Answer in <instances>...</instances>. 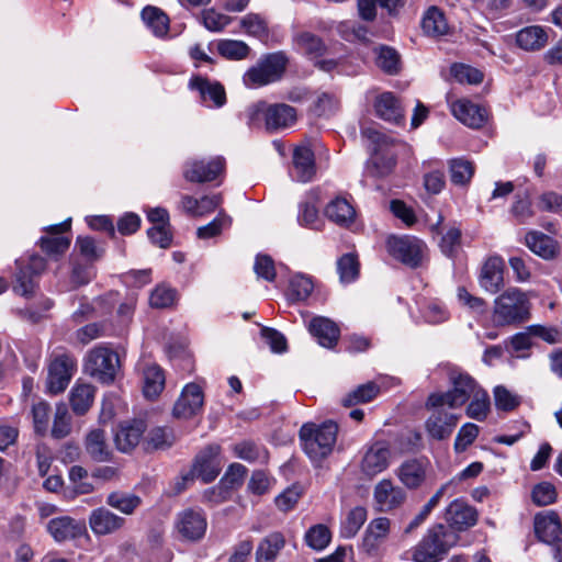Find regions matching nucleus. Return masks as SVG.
Listing matches in <instances>:
<instances>
[{"label":"nucleus","instance_id":"nucleus-19","mask_svg":"<svg viewBox=\"0 0 562 562\" xmlns=\"http://www.w3.org/2000/svg\"><path fill=\"white\" fill-rule=\"evenodd\" d=\"M525 244L532 254L548 261L554 260L561 252L560 243L540 231H529Z\"/></svg>","mask_w":562,"mask_h":562},{"label":"nucleus","instance_id":"nucleus-35","mask_svg":"<svg viewBox=\"0 0 562 562\" xmlns=\"http://www.w3.org/2000/svg\"><path fill=\"white\" fill-rule=\"evenodd\" d=\"M517 45L525 50H538L548 42V34L540 25H530L516 34Z\"/></svg>","mask_w":562,"mask_h":562},{"label":"nucleus","instance_id":"nucleus-61","mask_svg":"<svg viewBox=\"0 0 562 562\" xmlns=\"http://www.w3.org/2000/svg\"><path fill=\"white\" fill-rule=\"evenodd\" d=\"M88 471L80 465H74L69 470V480L74 485L77 494H89L94 490V486L86 481Z\"/></svg>","mask_w":562,"mask_h":562},{"label":"nucleus","instance_id":"nucleus-36","mask_svg":"<svg viewBox=\"0 0 562 562\" xmlns=\"http://www.w3.org/2000/svg\"><path fill=\"white\" fill-rule=\"evenodd\" d=\"M374 108L378 116L384 121L398 124L404 119L402 109L391 92H384L378 97Z\"/></svg>","mask_w":562,"mask_h":562},{"label":"nucleus","instance_id":"nucleus-29","mask_svg":"<svg viewBox=\"0 0 562 562\" xmlns=\"http://www.w3.org/2000/svg\"><path fill=\"white\" fill-rule=\"evenodd\" d=\"M145 429L146 425L143 420L122 424L114 436L116 448L124 453L132 451L139 443Z\"/></svg>","mask_w":562,"mask_h":562},{"label":"nucleus","instance_id":"nucleus-1","mask_svg":"<svg viewBox=\"0 0 562 562\" xmlns=\"http://www.w3.org/2000/svg\"><path fill=\"white\" fill-rule=\"evenodd\" d=\"M363 135L370 140L371 148V156L367 162L368 173L376 178L389 176L396 165L403 144L376 130L367 128Z\"/></svg>","mask_w":562,"mask_h":562},{"label":"nucleus","instance_id":"nucleus-48","mask_svg":"<svg viewBox=\"0 0 562 562\" xmlns=\"http://www.w3.org/2000/svg\"><path fill=\"white\" fill-rule=\"evenodd\" d=\"M449 168L451 181L457 186L469 183L474 175L473 164L463 158L452 159Z\"/></svg>","mask_w":562,"mask_h":562},{"label":"nucleus","instance_id":"nucleus-56","mask_svg":"<svg viewBox=\"0 0 562 562\" xmlns=\"http://www.w3.org/2000/svg\"><path fill=\"white\" fill-rule=\"evenodd\" d=\"M234 454L247 462H254L266 456V451L252 441L245 440L233 446Z\"/></svg>","mask_w":562,"mask_h":562},{"label":"nucleus","instance_id":"nucleus-43","mask_svg":"<svg viewBox=\"0 0 562 562\" xmlns=\"http://www.w3.org/2000/svg\"><path fill=\"white\" fill-rule=\"evenodd\" d=\"M294 44L301 53L311 58H317L325 52L323 41L310 32L297 33L294 37Z\"/></svg>","mask_w":562,"mask_h":562},{"label":"nucleus","instance_id":"nucleus-6","mask_svg":"<svg viewBox=\"0 0 562 562\" xmlns=\"http://www.w3.org/2000/svg\"><path fill=\"white\" fill-rule=\"evenodd\" d=\"M288 59L283 53H273L260 58L244 75L248 88H258L278 81L285 71Z\"/></svg>","mask_w":562,"mask_h":562},{"label":"nucleus","instance_id":"nucleus-24","mask_svg":"<svg viewBox=\"0 0 562 562\" xmlns=\"http://www.w3.org/2000/svg\"><path fill=\"white\" fill-rule=\"evenodd\" d=\"M535 532L544 543H558L562 540V526L558 514L544 512L535 517Z\"/></svg>","mask_w":562,"mask_h":562},{"label":"nucleus","instance_id":"nucleus-40","mask_svg":"<svg viewBox=\"0 0 562 562\" xmlns=\"http://www.w3.org/2000/svg\"><path fill=\"white\" fill-rule=\"evenodd\" d=\"M142 19L155 36L162 37L169 31V18L156 7H146L142 11Z\"/></svg>","mask_w":562,"mask_h":562},{"label":"nucleus","instance_id":"nucleus-31","mask_svg":"<svg viewBox=\"0 0 562 562\" xmlns=\"http://www.w3.org/2000/svg\"><path fill=\"white\" fill-rule=\"evenodd\" d=\"M310 333L318 344L326 348H333L339 338V328L335 322L327 317L316 316L308 324Z\"/></svg>","mask_w":562,"mask_h":562},{"label":"nucleus","instance_id":"nucleus-57","mask_svg":"<svg viewBox=\"0 0 562 562\" xmlns=\"http://www.w3.org/2000/svg\"><path fill=\"white\" fill-rule=\"evenodd\" d=\"M458 302L476 314H484L487 310V303L484 299L471 294L465 288L457 289Z\"/></svg>","mask_w":562,"mask_h":562},{"label":"nucleus","instance_id":"nucleus-23","mask_svg":"<svg viewBox=\"0 0 562 562\" xmlns=\"http://www.w3.org/2000/svg\"><path fill=\"white\" fill-rule=\"evenodd\" d=\"M391 531V520L386 517L372 519L364 531L362 547L369 554H374L387 540Z\"/></svg>","mask_w":562,"mask_h":562},{"label":"nucleus","instance_id":"nucleus-32","mask_svg":"<svg viewBox=\"0 0 562 562\" xmlns=\"http://www.w3.org/2000/svg\"><path fill=\"white\" fill-rule=\"evenodd\" d=\"M325 215L339 226H349L355 221L356 211L347 199L337 196L325 207Z\"/></svg>","mask_w":562,"mask_h":562},{"label":"nucleus","instance_id":"nucleus-10","mask_svg":"<svg viewBox=\"0 0 562 562\" xmlns=\"http://www.w3.org/2000/svg\"><path fill=\"white\" fill-rule=\"evenodd\" d=\"M76 359L68 353L55 356L48 366L46 382L48 392L52 394L64 392L76 371Z\"/></svg>","mask_w":562,"mask_h":562},{"label":"nucleus","instance_id":"nucleus-54","mask_svg":"<svg viewBox=\"0 0 562 562\" xmlns=\"http://www.w3.org/2000/svg\"><path fill=\"white\" fill-rule=\"evenodd\" d=\"M450 72L460 83L476 85L483 80V74L479 69L463 64L452 65Z\"/></svg>","mask_w":562,"mask_h":562},{"label":"nucleus","instance_id":"nucleus-47","mask_svg":"<svg viewBox=\"0 0 562 562\" xmlns=\"http://www.w3.org/2000/svg\"><path fill=\"white\" fill-rule=\"evenodd\" d=\"M217 50L221 56L227 59L241 60L248 56L250 48L243 41L222 40L217 44Z\"/></svg>","mask_w":562,"mask_h":562},{"label":"nucleus","instance_id":"nucleus-15","mask_svg":"<svg viewBox=\"0 0 562 562\" xmlns=\"http://www.w3.org/2000/svg\"><path fill=\"white\" fill-rule=\"evenodd\" d=\"M406 501V492L390 479L379 481L373 488L375 509L386 513L401 507Z\"/></svg>","mask_w":562,"mask_h":562},{"label":"nucleus","instance_id":"nucleus-3","mask_svg":"<svg viewBox=\"0 0 562 562\" xmlns=\"http://www.w3.org/2000/svg\"><path fill=\"white\" fill-rule=\"evenodd\" d=\"M338 427L333 422L322 425L304 424L300 429V440L303 450L312 461H319L333 451L336 442Z\"/></svg>","mask_w":562,"mask_h":562},{"label":"nucleus","instance_id":"nucleus-8","mask_svg":"<svg viewBox=\"0 0 562 562\" xmlns=\"http://www.w3.org/2000/svg\"><path fill=\"white\" fill-rule=\"evenodd\" d=\"M251 121L259 117L265 119L268 131H279L292 126L296 121V110L285 103L268 104L260 101L249 109Z\"/></svg>","mask_w":562,"mask_h":562},{"label":"nucleus","instance_id":"nucleus-39","mask_svg":"<svg viewBox=\"0 0 562 562\" xmlns=\"http://www.w3.org/2000/svg\"><path fill=\"white\" fill-rule=\"evenodd\" d=\"M106 504L124 515H133L142 505V498L134 494L123 491H115L108 495Z\"/></svg>","mask_w":562,"mask_h":562},{"label":"nucleus","instance_id":"nucleus-16","mask_svg":"<svg viewBox=\"0 0 562 562\" xmlns=\"http://www.w3.org/2000/svg\"><path fill=\"white\" fill-rule=\"evenodd\" d=\"M204 404V394L200 385L188 383L173 406V415L178 418H191L198 415Z\"/></svg>","mask_w":562,"mask_h":562},{"label":"nucleus","instance_id":"nucleus-37","mask_svg":"<svg viewBox=\"0 0 562 562\" xmlns=\"http://www.w3.org/2000/svg\"><path fill=\"white\" fill-rule=\"evenodd\" d=\"M143 392L147 398H156L165 387V374L157 364H146L143 369Z\"/></svg>","mask_w":562,"mask_h":562},{"label":"nucleus","instance_id":"nucleus-5","mask_svg":"<svg viewBox=\"0 0 562 562\" xmlns=\"http://www.w3.org/2000/svg\"><path fill=\"white\" fill-rule=\"evenodd\" d=\"M458 536L453 530L439 524L428 530L426 536L415 547V562H437L457 543Z\"/></svg>","mask_w":562,"mask_h":562},{"label":"nucleus","instance_id":"nucleus-20","mask_svg":"<svg viewBox=\"0 0 562 562\" xmlns=\"http://www.w3.org/2000/svg\"><path fill=\"white\" fill-rule=\"evenodd\" d=\"M125 525V519L105 507H98L90 513L89 526L95 536L115 533Z\"/></svg>","mask_w":562,"mask_h":562},{"label":"nucleus","instance_id":"nucleus-53","mask_svg":"<svg viewBox=\"0 0 562 562\" xmlns=\"http://www.w3.org/2000/svg\"><path fill=\"white\" fill-rule=\"evenodd\" d=\"M493 393L495 406L499 411L510 412L517 408L520 404V397L503 385H497Z\"/></svg>","mask_w":562,"mask_h":562},{"label":"nucleus","instance_id":"nucleus-55","mask_svg":"<svg viewBox=\"0 0 562 562\" xmlns=\"http://www.w3.org/2000/svg\"><path fill=\"white\" fill-rule=\"evenodd\" d=\"M34 430L38 435H45L48 429L50 406L46 402H38L32 407Z\"/></svg>","mask_w":562,"mask_h":562},{"label":"nucleus","instance_id":"nucleus-45","mask_svg":"<svg viewBox=\"0 0 562 562\" xmlns=\"http://www.w3.org/2000/svg\"><path fill=\"white\" fill-rule=\"evenodd\" d=\"M471 402L467 407V416L469 418L482 422L486 418L490 412V396L483 390H477L471 397Z\"/></svg>","mask_w":562,"mask_h":562},{"label":"nucleus","instance_id":"nucleus-51","mask_svg":"<svg viewBox=\"0 0 562 562\" xmlns=\"http://www.w3.org/2000/svg\"><path fill=\"white\" fill-rule=\"evenodd\" d=\"M337 271L342 283L355 281L359 276V262L355 255L346 254L337 261Z\"/></svg>","mask_w":562,"mask_h":562},{"label":"nucleus","instance_id":"nucleus-33","mask_svg":"<svg viewBox=\"0 0 562 562\" xmlns=\"http://www.w3.org/2000/svg\"><path fill=\"white\" fill-rule=\"evenodd\" d=\"M95 389L85 382H76L69 393L71 409L77 415L86 414L94 401Z\"/></svg>","mask_w":562,"mask_h":562},{"label":"nucleus","instance_id":"nucleus-13","mask_svg":"<svg viewBox=\"0 0 562 562\" xmlns=\"http://www.w3.org/2000/svg\"><path fill=\"white\" fill-rule=\"evenodd\" d=\"M424 243L417 238L403 236H391L386 240L387 252L409 267H417L420 263Z\"/></svg>","mask_w":562,"mask_h":562},{"label":"nucleus","instance_id":"nucleus-59","mask_svg":"<svg viewBox=\"0 0 562 562\" xmlns=\"http://www.w3.org/2000/svg\"><path fill=\"white\" fill-rule=\"evenodd\" d=\"M557 490L553 484L549 482H541L532 488L531 497L538 506H547L557 501Z\"/></svg>","mask_w":562,"mask_h":562},{"label":"nucleus","instance_id":"nucleus-18","mask_svg":"<svg viewBox=\"0 0 562 562\" xmlns=\"http://www.w3.org/2000/svg\"><path fill=\"white\" fill-rule=\"evenodd\" d=\"M292 159L295 179L303 183L312 181L316 175V164L311 145L306 142L297 145L293 150Z\"/></svg>","mask_w":562,"mask_h":562},{"label":"nucleus","instance_id":"nucleus-11","mask_svg":"<svg viewBox=\"0 0 562 562\" xmlns=\"http://www.w3.org/2000/svg\"><path fill=\"white\" fill-rule=\"evenodd\" d=\"M446 406H431L426 401V408L431 411V414L425 423V429L428 436L435 440L448 439L457 427L461 415L448 412Z\"/></svg>","mask_w":562,"mask_h":562},{"label":"nucleus","instance_id":"nucleus-44","mask_svg":"<svg viewBox=\"0 0 562 562\" xmlns=\"http://www.w3.org/2000/svg\"><path fill=\"white\" fill-rule=\"evenodd\" d=\"M422 27L431 36L443 35L448 31L443 13L436 7L430 8L423 18Z\"/></svg>","mask_w":562,"mask_h":562},{"label":"nucleus","instance_id":"nucleus-46","mask_svg":"<svg viewBox=\"0 0 562 562\" xmlns=\"http://www.w3.org/2000/svg\"><path fill=\"white\" fill-rule=\"evenodd\" d=\"M375 64L384 72L394 75L400 70V56L395 49L380 46L375 49Z\"/></svg>","mask_w":562,"mask_h":562},{"label":"nucleus","instance_id":"nucleus-34","mask_svg":"<svg viewBox=\"0 0 562 562\" xmlns=\"http://www.w3.org/2000/svg\"><path fill=\"white\" fill-rule=\"evenodd\" d=\"M284 546L285 538L281 532L269 533L257 547L256 562H274Z\"/></svg>","mask_w":562,"mask_h":562},{"label":"nucleus","instance_id":"nucleus-60","mask_svg":"<svg viewBox=\"0 0 562 562\" xmlns=\"http://www.w3.org/2000/svg\"><path fill=\"white\" fill-rule=\"evenodd\" d=\"M176 290L166 286L158 285L150 294L149 303L153 307L167 308L170 307L176 301Z\"/></svg>","mask_w":562,"mask_h":562},{"label":"nucleus","instance_id":"nucleus-41","mask_svg":"<svg viewBox=\"0 0 562 562\" xmlns=\"http://www.w3.org/2000/svg\"><path fill=\"white\" fill-rule=\"evenodd\" d=\"M368 512L363 506L350 509L340 525V535L344 538H353L367 520Z\"/></svg>","mask_w":562,"mask_h":562},{"label":"nucleus","instance_id":"nucleus-42","mask_svg":"<svg viewBox=\"0 0 562 562\" xmlns=\"http://www.w3.org/2000/svg\"><path fill=\"white\" fill-rule=\"evenodd\" d=\"M379 392L380 389L374 382H368L346 394L341 400V404L346 407H351L353 405L368 403L375 398Z\"/></svg>","mask_w":562,"mask_h":562},{"label":"nucleus","instance_id":"nucleus-38","mask_svg":"<svg viewBox=\"0 0 562 562\" xmlns=\"http://www.w3.org/2000/svg\"><path fill=\"white\" fill-rule=\"evenodd\" d=\"M86 450L95 461L104 462L111 457V450L106 442L105 434L101 429L91 430L86 437Z\"/></svg>","mask_w":562,"mask_h":562},{"label":"nucleus","instance_id":"nucleus-17","mask_svg":"<svg viewBox=\"0 0 562 562\" xmlns=\"http://www.w3.org/2000/svg\"><path fill=\"white\" fill-rule=\"evenodd\" d=\"M391 450L385 442L373 443L363 454L361 460V473L372 479L385 471L390 465Z\"/></svg>","mask_w":562,"mask_h":562},{"label":"nucleus","instance_id":"nucleus-49","mask_svg":"<svg viewBox=\"0 0 562 562\" xmlns=\"http://www.w3.org/2000/svg\"><path fill=\"white\" fill-rule=\"evenodd\" d=\"M71 430V417L68 413L66 404L56 405L54 422L52 427V436L57 439L67 437Z\"/></svg>","mask_w":562,"mask_h":562},{"label":"nucleus","instance_id":"nucleus-64","mask_svg":"<svg viewBox=\"0 0 562 562\" xmlns=\"http://www.w3.org/2000/svg\"><path fill=\"white\" fill-rule=\"evenodd\" d=\"M76 247L90 261L98 260L104 252L103 248L99 247L95 240L89 236H79L76 240Z\"/></svg>","mask_w":562,"mask_h":562},{"label":"nucleus","instance_id":"nucleus-14","mask_svg":"<svg viewBox=\"0 0 562 562\" xmlns=\"http://www.w3.org/2000/svg\"><path fill=\"white\" fill-rule=\"evenodd\" d=\"M505 261L498 255L487 257L480 269L477 282L480 288L490 294L498 293L505 285Z\"/></svg>","mask_w":562,"mask_h":562},{"label":"nucleus","instance_id":"nucleus-52","mask_svg":"<svg viewBox=\"0 0 562 562\" xmlns=\"http://www.w3.org/2000/svg\"><path fill=\"white\" fill-rule=\"evenodd\" d=\"M175 441V436L171 429L166 427L153 428L145 440L147 448L165 449L170 447Z\"/></svg>","mask_w":562,"mask_h":562},{"label":"nucleus","instance_id":"nucleus-2","mask_svg":"<svg viewBox=\"0 0 562 562\" xmlns=\"http://www.w3.org/2000/svg\"><path fill=\"white\" fill-rule=\"evenodd\" d=\"M530 302L518 288H508L493 302L492 321L497 327L515 326L528 321Z\"/></svg>","mask_w":562,"mask_h":562},{"label":"nucleus","instance_id":"nucleus-12","mask_svg":"<svg viewBox=\"0 0 562 562\" xmlns=\"http://www.w3.org/2000/svg\"><path fill=\"white\" fill-rule=\"evenodd\" d=\"M175 528L188 541L201 540L207 529L205 513L200 508H187L177 515Z\"/></svg>","mask_w":562,"mask_h":562},{"label":"nucleus","instance_id":"nucleus-50","mask_svg":"<svg viewBox=\"0 0 562 562\" xmlns=\"http://www.w3.org/2000/svg\"><path fill=\"white\" fill-rule=\"evenodd\" d=\"M331 533L325 525H315L305 533V542L313 550L321 551L330 542Z\"/></svg>","mask_w":562,"mask_h":562},{"label":"nucleus","instance_id":"nucleus-27","mask_svg":"<svg viewBox=\"0 0 562 562\" xmlns=\"http://www.w3.org/2000/svg\"><path fill=\"white\" fill-rule=\"evenodd\" d=\"M428 461L425 459H409L404 461L397 469L398 480L411 490L418 488L426 479Z\"/></svg>","mask_w":562,"mask_h":562},{"label":"nucleus","instance_id":"nucleus-4","mask_svg":"<svg viewBox=\"0 0 562 562\" xmlns=\"http://www.w3.org/2000/svg\"><path fill=\"white\" fill-rule=\"evenodd\" d=\"M120 368L119 355L104 345L94 346L83 358V372L102 384H112Z\"/></svg>","mask_w":562,"mask_h":562},{"label":"nucleus","instance_id":"nucleus-26","mask_svg":"<svg viewBox=\"0 0 562 562\" xmlns=\"http://www.w3.org/2000/svg\"><path fill=\"white\" fill-rule=\"evenodd\" d=\"M189 87L192 90H196L202 102L210 108H221L226 102L225 89L218 82H211L205 78L195 77L190 80Z\"/></svg>","mask_w":562,"mask_h":562},{"label":"nucleus","instance_id":"nucleus-63","mask_svg":"<svg viewBox=\"0 0 562 562\" xmlns=\"http://www.w3.org/2000/svg\"><path fill=\"white\" fill-rule=\"evenodd\" d=\"M202 22L209 31L220 32L229 24L231 18L214 9H207L202 12Z\"/></svg>","mask_w":562,"mask_h":562},{"label":"nucleus","instance_id":"nucleus-28","mask_svg":"<svg viewBox=\"0 0 562 562\" xmlns=\"http://www.w3.org/2000/svg\"><path fill=\"white\" fill-rule=\"evenodd\" d=\"M70 228V218L47 227V236L42 237V249L49 255L64 254L70 246V238L61 234Z\"/></svg>","mask_w":562,"mask_h":562},{"label":"nucleus","instance_id":"nucleus-58","mask_svg":"<svg viewBox=\"0 0 562 562\" xmlns=\"http://www.w3.org/2000/svg\"><path fill=\"white\" fill-rule=\"evenodd\" d=\"M229 225L231 218L226 214L220 213L213 221L199 227L196 235L201 239L212 238L221 234V232Z\"/></svg>","mask_w":562,"mask_h":562},{"label":"nucleus","instance_id":"nucleus-22","mask_svg":"<svg viewBox=\"0 0 562 562\" xmlns=\"http://www.w3.org/2000/svg\"><path fill=\"white\" fill-rule=\"evenodd\" d=\"M445 519L450 527L464 530L475 525L477 513L465 501L454 499L446 508Z\"/></svg>","mask_w":562,"mask_h":562},{"label":"nucleus","instance_id":"nucleus-9","mask_svg":"<svg viewBox=\"0 0 562 562\" xmlns=\"http://www.w3.org/2000/svg\"><path fill=\"white\" fill-rule=\"evenodd\" d=\"M221 448L217 445H212L203 449L195 458L192 469L182 475V485L178 486V492L186 488V484L193 479H201L203 483L212 482L221 471L218 456Z\"/></svg>","mask_w":562,"mask_h":562},{"label":"nucleus","instance_id":"nucleus-21","mask_svg":"<svg viewBox=\"0 0 562 562\" xmlns=\"http://www.w3.org/2000/svg\"><path fill=\"white\" fill-rule=\"evenodd\" d=\"M223 168L224 161L221 157L209 161L194 160L187 164L183 176L190 182H209L214 180Z\"/></svg>","mask_w":562,"mask_h":562},{"label":"nucleus","instance_id":"nucleus-30","mask_svg":"<svg viewBox=\"0 0 562 562\" xmlns=\"http://www.w3.org/2000/svg\"><path fill=\"white\" fill-rule=\"evenodd\" d=\"M47 531L58 541H67L80 537L86 531L83 522L63 516L52 519L47 524Z\"/></svg>","mask_w":562,"mask_h":562},{"label":"nucleus","instance_id":"nucleus-62","mask_svg":"<svg viewBox=\"0 0 562 562\" xmlns=\"http://www.w3.org/2000/svg\"><path fill=\"white\" fill-rule=\"evenodd\" d=\"M479 427L475 424L467 423L458 431L454 440L457 452H463L477 437Z\"/></svg>","mask_w":562,"mask_h":562},{"label":"nucleus","instance_id":"nucleus-7","mask_svg":"<svg viewBox=\"0 0 562 562\" xmlns=\"http://www.w3.org/2000/svg\"><path fill=\"white\" fill-rule=\"evenodd\" d=\"M450 381L452 389L447 392L431 393L428 396V405L457 408L465 404L481 389L467 373H451Z\"/></svg>","mask_w":562,"mask_h":562},{"label":"nucleus","instance_id":"nucleus-25","mask_svg":"<svg viewBox=\"0 0 562 562\" xmlns=\"http://www.w3.org/2000/svg\"><path fill=\"white\" fill-rule=\"evenodd\" d=\"M450 109L458 121L471 128H480L486 121V111L467 99L452 102Z\"/></svg>","mask_w":562,"mask_h":562}]
</instances>
